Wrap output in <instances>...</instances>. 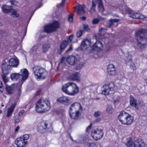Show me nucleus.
Wrapping results in <instances>:
<instances>
[{
  "instance_id": "nucleus-1",
  "label": "nucleus",
  "mask_w": 147,
  "mask_h": 147,
  "mask_svg": "<svg viewBox=\"0 0 147 147\" xmlns=\"http://www.w3.org/2000/svg\"><path fill=\"white\" fill-rule=\"evenodd\" d=\"M50 108V103L49 101L40 99L37 102L35 109L37 112L43 113L49 111Z\"/></svg>"
},
{
  "instance_id": "nucleus-2",
  "label": "nucleus",
  "mask_w": 147,
  "mask_h": 147,
  "mask_svg": "<svg viewBox=\"0 0 147 147\" xmlns=\"http://www.w3.org/2000/svg\"><path fill=\"white\" fill-rule=\"evenodd\" d=\"M82 110V107L79 103L76 102L72 104L69 110L70 117L74 119H78Z\"/></svg>"
},
{
  "instance_id": "nucleus-3",
  "label": "nucleus",
  "mask_w": 147,
  "mask_h": 147,
  "mask_svg": "<svg viewBox=\"0 0 147 147\" xmlns=\"http://www.w3.org/2000/svg\"><path fill=\"white\" fill-rule=\"evenodd\" d=\"M118 118L120 123L124 125H130L134 121V118L131 115L123 111L120 113Z\"/></svg>"
},
{
  "instance_id": "nucleus-4",
  "label": "nucleus",
  "mask_w": 147,
  "mask_h": 147,
  "mask_svg": "<svg viewBox=\"0 0 147 147\" xmlns=\"http://www.w3.org/2000/svg\"><path fill=\"white\" fill-rule=\"evenodd\" d=\"M147 32V30L144 29L139 30L135 34L136 37H139L140 39H137L138 41V46L141 48H144L147 46V39L144 37H142L144 34Z\"/></svg>"
},
{
  "instance_id": "nucleus-5",
  "label": "nucleus",
  "mask_w": 147,
  "mask_h": 147,
  "mask_svg": "<svg viewBox=\"0 0 147 147\" xmlns=\"http://www.w3.org/2000/svg\"><path fill=\"white\" fill-rule=\"evenodd\" d=\"M35 77L38 80L44 79L47 75L45 69L38 66H35L33 68Z\"/></svg>"
},
{
  "instance_id": "nucleus-6",
  "label": "nucleus",
  "mask_w": 147,
  "mask_h": 147,
  "mask_svg": "<svg viewBox=\"0 0 147 147\" xmlns=\"http://www.w3.org/2000/svg\"><path fill=\"white\" fill-rule=\"evenodd\" d=\"M29 138V136L26 134L20 137L17 138L15 144L17 147H24L26 146L28 143L27 140Z\"/></svg>"
},
{
  "instance_id": "nucleus-7",
  "label": "nucleus",
  "mask_w": 147,
  "mask_h": 147,
  "mask_svg": "<svg viewBox=\"0 0 147 147\" xmlns=\"http://www.w3.org/2000/svg\"><path fill=\"white\" fill-rule=\"evenodd\" d=\"M53 129L51 124L47 121H43L38 125V130L41 133L44 132L45 130L46 131H51Z\"/></svg>"
},
{
  "instance_id": "nucleus-8",
  "label": "nucleus",
  "mask_w": 147,
  "mask_h": 147,
  "mask_svg": "<svg viewBox=\"0 0 147 147\" xmlns=\"http://www.w3.org/2000/svg\"><path fill=\"white\" fill-rule=\"evenodd\" d=\"M115 89V85L113 83L105 85L102 88V93L104 95H108L113 93Z\"/></svg>"
},
{
  "instance_id": "nucleus-9",
  "label": "nucleus",
  "mask_w": 147,
  "mask_h": 147,
  "mask_svg": "<svg viewBox=\"0 0 147 147\" xmlns=\"http://www.w3.org/2000/svg\"><path fill=\"white\" fill-rule=\"evenodd\" d=\"M104 134L103 129L99 128L93 129L91 133L92 138L96 140L101 139L103 137Z\"/></svg>"
},
{
  "instance_id": "nucleus-10",
  "label": "nucleus",
  "mask_w": 147,
  "mask_h": 147,
  "mask_svg": "<svg viewBox=\"0 0 147 147\" xmlns=\"http://www.w3.org/2000/svg\"><path fill=\"white\" fill-rule=\"evenodd\" d=\"M60 26V24L58 21H55L52 24L45 26L44 31L47 33L55 31Z\"/></svg>"
},
{
  "instance_id": "nucleus-11",
  "label": "nucleus",
  "mask_w": 147,
  "mask_h": 147,
  "mask_svg": "<svg viewBox=\"0 0 147 147\" xmlns=\"http://www.w3.org/2000/svg\"><path fill=\"white\" fill-rule=\"evenodd\" d=\"M92 6L90 9V12L92 13L95 11L96 4L98 3V7L100 11L103 13L105 11V9L102 0H92Z\"/></svg>"
},
{
  "instance_id": "nucleus-12",
  "label": "nucleus",
  "mask_w": 147,
  "mask_h": 147,
  "mask_svg": "<svg viewBox=\"0 0 147 147\" xmlns=\"http://www.w3.org/2000/svg\"><path fill=\"white\" fill-rule=\"evenodd\" d=\"M22 83L19 82L16 84H13L11 86H7L6 88L8 94H12L13 91L15 90V88L17 89L18 92V96H19L21 93V88Z\"/></svg>"
},
{
  "instance_id": "nucleus-13",
  "label": "nucleus",
  "mask_w": 147,
  "mask_h": 147,
  "mask_svg": "<svg viewBox=\"0 0 147 147\" xmlns=\"http://www.w3.org/2000/svg\"><path fill=\"white\" fill-rule=\"evenodd\" d=\"M115 9L116 11L121 12L123 14L130 13L131 12V9L125 5H116Z\"/></svg>"
},
{
  "instance_id": "nucleus-14",
  "label": "nucleus",
  "mask_w": 147,
  "mask_h": 147,
  "mask_svg": "<svg viewBox=\"0 0 147 147\" xmlns=\"http://www.w3.org/2000/svg\"><path fill=\"white\" fill-rule=\"evenodd\" d=\"M72 82H69L64 85L62 88L63 92L66 94L71 96V89L73 86L71 85Z\"/></svg>"
},
{
  "instance_id": "nucleus-15",
  "label": "nucleus",
  "mask_w": 147,
  "mask_h": 147,
  "mask_svg": "<svg viewBox=\"0 0 147 147\" xmlns=\"http://www.w3.org/2000/svg\"><path fill=\"white\" fill-rule=\"evenodd\" d=\"M91 44V40L90 39H86L82 41L80 48L82 50H85L90 47Z\"/></svg>"
},
{
  "instance_id": "nucleus-16",
  "label": "nucleus",
  "mask_w": 147,
  "mask_h": 147,
  "mask_svg": "<svg viewBox=\"0 0 147 147\" xmlns=\"http://www.w3.org/2000/svg\"><path fill=\"white\" fill-rule=\"evenodd\" d=\"M68 78L77 82H80L81 80V74L79 73L75 72L70 75Z\"/></svg>"
},
{
  "instance_id": "nucleus-17",
  "label": "nucleus",
  "mask_w": 147,
  "mask_h": 147,
  "mask_svg": "<svg viewBox=\"0 0 147 147\" xmlns=\"http://www.w3.org/2000/svg\"><path fill=\"white\" fill-rule=\"evenodd\" d=\"M20 76H22L21 79V83H23L28 78V72L26 69H24L21 70L20 72Z\"/></svg>"
},
{
  "instance_id": "nucleus-18",
  "label": "nucleus",
  "mask_w": 147,
  "mask_h": 147,
  "mask_svg": "<svg viewBox=\"0 0 147 147\" xmlns=\"http://www.w3.org/2000/svg\"><path fill=\"white\" fill-rule=\"evenodd\" d=\"M107 72L110 75H114L116 74V69L113 64H109L107 68Z\"/></svg>"
},
{
  "instance_id": "nucleus-19",
  "label": "nucleus",
  "mask_w": 147,
  "mask_h": 147,
  "mask_svg": "<svg viewBox=\"0 0 147 147\" xmlns=\"http://www.w3.org/2000/svg\"><path fill=\"white\" fill-rule=\"evenodd\" d=\"M103 47V45L102 43L99 41H97L93 45L92 49L97 51H100L102 50Z\"/></svg>"
},
{
  "instance_id": "nucleus-20",
  "label": "nucleus",
  "mask_w": 147,
  "mask_h": 147,
  "mask_svg": "<svg viewBox=\"0 0 147 147\" xmlns=\"http://www.w3.org/2000/svg\"><path fill=\"white\" fill-rule=\"evenodd\" d=\"M19 61L17 57L12 58L9 60V64L10 66L16 67L19 64Z\"/></svg>"
},
{
  "instance_id": "nucleus-21",
  "label": "nucleus",
  "mask_w": 147,
  "mask_h": 147,
  "mask_svg": "<svg viewBox=\"0 0 147 147\" xmlns=\"http://www.w3.org/2000/svg\"><path fill=\"white\" fill-rule=\"evenodd\" d=\"M145 143L141 139H138L134 142V147H145Z\"/></svg>"
},
{
  "instance_id": "nucleus-22",
  "label": "nucleus",
  "mask_w": 147,
  "mask_h": 147,
  "mask_svg": "<svg viewBox=\"0 0 147 147\" xmlns=\"http://www.w3.org/2000/svg\"><path fill=\"white\" fill-rule=\"evenodd\" d=\"M85 7V6L84 5H78L74 7L75 10L78 9L77 14L79 15H82L85 13L84 9Z\"/></svg>"
},
{
  "instance_id": "nucleus-23",
  "label": "nucleus",
  "mask_w": 147,
  "mask_h": 147,
  "mask_svg": "<svg viewBox=\"0 0 147 147\" xmlns=\"http://www.w3.org/2000/svg\"><path fill=\"white\" fill-rule=\"evenodd\" d=\"M16 105V104L15 102L13 103L11 105L10 107L8 108L7 114L6 115L7 117H9L11 116V114L15 108Z\"/></svg>"
},
{
  "instance_id": "nucleus-24",
  "label": "nucleus",
  "mask_w": 147,
  "mask_h": 147,
  "mask_svg": "<svg viewBox=\"0 0 147 147\" xmlns=\"http://www.w3.org/2000/svg\"><path fill=\"white\" fill-rule=\"evenodd\" d=\"M77 59L76 57L74 56H69L67 57L66 61L68 64L74 65L77 61Z\"/></svg>"
},
{
  "instance_id": "nucleus-25",
  "label": "nucleus",
  "mask_w": 147,
  "mask_h": 147,
  "mask_svg": "<svg viewBox=\"0 0 147 147\" xmlns=\"http://www.w3.org/2000/svg\"><path fill=\"white\" fill-rule=\"evenodd\" d=\"M71 85L73 88L71 89V96H74L78 93L79 92V88L76 84L72 82Z\"/></svg>"
},
{
  "instance_id": "nucleus-26",
  "label": "nucleus",
  "mask_w": 147,
  "mask_h": 147,
  "mask_svg": "<svg viewBox=\"0 0 147 147\" xmlns=\"http://www.w3.org/2000/svg\"><path fill=\"white\" fill-rule=\"evenodd\" d=\"M130 104L132 107H135L137 109H138L137 101L132 96H130Z\"/></svg>"
},
{
  "instance_id": "nucleus-27",
  "label": "nucleus",
  "mask_w": 147,
  "mask_h": 147,
  "mask_svg": "<svg viewBox=\"0 0 147 147\" xmlns=\"http://www.w3.org/2000/svg\"><path fill=\"white\" fill-rule=\"evenodd\" d=\"M2 10L3 12L5 13H7L10 12L11 11L12 8L11 6H9L6 5H3L1 7Z\"/></svg>"
},
{
  "instance_id": "nucleus-28",
  "label": "nucleus",
  "mask_w": 147,
  "mask_h": 147,
  "mask_svg": "<svg viewBox=\"0 0 147 147\" xmlns=\"http://www.w3.org/2000/svg\"><path fill=\"white\" fill-rule=\"evenodd\" d=\"M57 100L59 102L65 103H70V99L68 97L65 96H62L57 99Z\"/></svg>"
},
{
  "instance_id": "nucleus-29",
  "label": "nucleus",
  "mask_w": 147,
  "mask_h": 147,
  "mask_svg": "<svg viewBox=\"0 0 147 147\" xmlns=\"http://www.w3.org/2000/svg\"><path fill=\"white\" fill-rule=\"evenodd\" d=\"M20 77V74L18 73H14L10 75L11 79L13 81H16L18 80Z\"/></svg>"
},
{
  "instance_id": "nucleus-30",
  "label": "nucleus",
  "mask_w": 147,
  "mask_h": 147,
  "mask_svg": "<svg viewBox=\"0 0 147 147\" xmlns=\"http://www.w3.org/2000/svg\"><path fill=\"white\" fill-rule=\"evenodd\" d=\"M1 67L3 74L6 75L8 74L9 73V70L7 67V65L3 64Z\"/></svg>"
},
{
  "instance_id": "nucleus-31",
  "label": "nucleus",
  "mask_w": 147,
  "mask_h": 147,
  "mask_svg": "<svg viewBox=\"0 0 147 147\" xmlns=\"http://www.w3.org/2000/svg\"><path fill=\"white\" fill-rule=\"evenodd\" d=\"M67 44V42L66 40L63 41L61 44L60 46L61 51L63 50L66 47Z\"/></svg>"
},
{
  "instance_id": "nucleus-32",
  "label": "nucleus",
  "mask_w": 147,
  "mask_h": 147,
  "mask_svg": "<svg viewBox=\"0 0 147 147\" xmlns=\"http://www.w3.org/2000/svg\"><path fill=\"white\" fill-rule=\"evenodd\" d=\"M126 145L127 147H134V142L131 139H129L126 143Z\"/></svg>"
},
{
  "instance_id": "nucleus-33",
  "label": "nucleus",
  "mask_w": 147,
  "mask_h": 147,
  "mask_svg": "<svg viewBox=\"0 0 147 147\" xmlns=\"http://www.w3.org/2000/svg\"><path fill=\"white\" fill-rule=\"evenodd\" d=\"M130 15V17L134 19H138L139 16V13H129Z\"/></svg>"
},
{
  "instance_id": "nucleus-34",
  "label": "nucleus",
  "mask_w": 147,
  "mask_h": 147,
  "mask_svg": "<svg viewBox=\"0 0 147 147\" xmlns=\"http://www.w3.org/2000/svg\"><path fill=\"white\" fill-rule=\"evenodd\" d=\"M120 100V97L117 95H115L113 96V100L115 103H118Z\"/></svg>"
},
{
  "instance_id": "nucleus-35",
  "label": "nucleus",
  "mask_w": 147,
  "mask_h": 147,
  "mask_svg": "<svg viewBox=\"0 0 147 147\" xmlns=\"http://www.w3.org/2000/svg\"><path fill=\"white\" fill-rule=\"evenodd\" d=\"M11 16L13 17L18 18L19 16V14L15 10L13 9L11 12Z\"/></svg>"
},
{
  "instance_id": "nucleus-36",
  "label": "nucleus",
  "mask_w": 147,
  "mask_h": 147,
  "mask_svg": "<svg viewBox=\"0 0 147 147\" xmlns=\"http://www.w3.org/2000/svg\"><path fill=\"white\" fill-rule=\"evenodd\" d=\"M49 47V46L48 45H44L42 47L43 52H46L48 50Z\"/></svg>"
},
{
  "instance_id": "nucleus-37",
  "label": "nucleus",
  "mask_w": 147,
  "mask_h": 147,
  "mask_svg": "<svg viewBox=\"0 0 147 147\" xmlns=\"http://www.w3.org/2000/svg\"><path fill=\"white\" fill-rule=\"evenodd\" d=\"M107 112L110 114L112 113L113 111V109L110 106H108L106 109Z\"/></svg>"
},
{
  "instance_id": "nucleus-38",
  "label": "nucleus",
  "mask_w": 147,
  "mask_h": 147,
  "mask_svg": "<svg viewBox=\"0 0 147 147\" xmlns=\"http://www.w3.org/2000/svg\"><path fill=\"white\" fill-rule=\"evenodd\" d=\"M119 20H118L116 19H111L110 20V25L109 26V27L110 28L111 26L113 24V22H117L119 21Z\"/></svg>"
},
{
  "instance_id": "nucleus-39",
  "label": "nucleus",
  "mask_w": 147,
  "mask_h": 147,
  "mask_svg": "<svg viewBox=\"0 0 147 147\" xmlns=\"http://www.w3.org/2000/svg\"><path fill=\"white\" fill-rule=\"evenodd\" d=\"M1 77L5 83H6L8 81V79L5 75H2Z\"/></svg>"
},
{
  "instance_id": "nucleus-40",
  "label": "nucleus",
  "mask_w": 147,
  "mask_h": 147,
  "mask_svg": "<svg viewBox=\"0 0 147 147\" xmlns=\"http://www.w3.org/2000/svg\"><path fill=\"white\" fill-rule=\"evenodd\" d=\"M83 28L86 31H88L89 30L88 25L86 24L83 25Z\"/></svg>"
},
{
  "instance_id": "nucleus-41",
  "label": "nucleus",
  "mask_w": 147,
  "mask_h": 147,
  "mask_svg": "<svg viewBox=\"0 0 147 147\" xmlns=\"http://www.w3.org/2000/svg\"><path fill=\"white\" fill-rule=\"evenodd\" d=\"M130 67L133 70H135L136 68V66L133 63L130 64Z\"/></svg>"
},
{
  "instance_id": "nucleus-42",
  "label": "nucleus",
  "mask_w": 147,
  "mask_h": 147,
  "mask_svg": "<svg viewBox=\"0 0 147 147\" xmlns=\"http://www.w3.org/2000/svg\"><path fill=\"white\" fill-rule=\"evenodd\" d=\"M82 30H80L77 33V36L78 38L82 36Z\"/></svg>"
},
{
  "instance_id": "nucleus-43",
  "label": "nucleus",
  "mask_w": 147,
  "mask_h": 147,
  "mask_svg": "<svg viewBox=\"0 0 147 147\" xmlns=\"http://www.w3.org/2000/svg\"><path fill=\"white\" fill-rule=\"evenodd\" d=\"M68 20L69 22H72L73 20V16L72 14H70L69 15Z\"/></svg>"
},
{
  "instance_id": "nucleus-44",
  "label": "nucleus",
  "mask_w": 147,
  "mask_h": 147,
  "mask_svg": "<svg viewBox=\"0 0 147 147\" xmlns=\"http://www.w3.org/2000/svg\"><path fill=\"white\" fill-rule=\"evenodd\" d=\"M99 21L98 19H94L92 20V23L94 24H97L98 23Z\"/></svg>"
},
{
  "instance_id": "nucleus-45",
  "label": "nucleus",
  "mask_w": 147,
  "mask_h": 147,
  "mask_svg": "<svg viewBox=\"0 0 147 147\" xmlns=\"http://www.w3.org/2000/svg\"><path fill=\"white\" fill-rule=\"evenodd\" d=\"M73 38V35H70L67 38L68 42H71L72 41Z\"/></svg>"
},
{
  "instance_id": "nucleus-46",
  "label": "nucleus",
  "mask_w": 147,
  "mask_h": 147,
  "mask_svg": "<svg viewBox=\"0 0 147 147\" xmlns=\"http://www.w3.org/2000/svg\"><path fill=\"white\" fill-rule=\"evenodd\" d=\"M92 127V124L91 123L90 125H89L88 127L87 128V129L86 130V131L87 132H89V131L91 130V129Z\"/></svg>"
},
{
  "instance_id": "nucleus-47",
  "label": "nucleus",
  "mask_w": 147,
  "mask_h": 147,
  "mask_svg": "<svg viewBox=\"0 0 147 147\" xmlns=\"http://www.w3.org/2000/svg\"><path fill=\"white\" fill-rule=\"evenodd\" d=\"M101 112L99 111H96L94 113V116L95 117H98L100 115Z\"/></svg>"
},
{
  "instance_id": "nucleus-48",
  "label": "nucleus",
  "mask_w": 147,
  "mask_h": 147,
  "mask_svg": "<svg viewBox=\"0 0 147 147\" xmlns=\"http://www.w3.org/2000/svg\"><path fill=\"white\" fill-rule=\"evenodd\" d=\"M10 2L12 5H16L18 4V2L15 0H11Z\"/></svg>"
},
{
  "instance_id": "nucleus-49",
  "label": "nucleus",
  "mask_w": 147,
  "mask_h": 147,
  "mask_svg": "<svg viewBox=\"0 0 147 147\" xmlns=\"http://www.w3.org/2000/svg\"><path fill=\"white\" fill-rule=\"evenodd\" d=\"M88 147H97L96 144L94 143L89 144Z\"/></svg>"
},
{
  "instance_id": "nucleus-50",
  "label": "nucleus",
  "mask_w": 147,
  "mask_h": 147,
  "mask_svg": "<svg viewBox=\"0 0 147 147\" xmlns=\"http://www.w3.org/2000/svg\"><path fill=\"white\" fill-rule=\"evenodd\" d=\"M101 120V119L100 118H96L94 121V123H96L100 122Z\"/></svg>"
},
{
  "instance_id": "nucleus-51",
  "label": "nucleus",
  "mask_w": 147,
  "mask_h": 147,
  "mask_svg": "<svg viewBox=\"0 0 147 147\" xmlns=\"http://www.w3.org/2000/svg\"><path fill=\"white\" fill-rule=\"evenodd\" d=\"M139 17L138 19H143L144 18H145L144 16V15H141L140 13H139Z\"/></svg>"
},
{
  "instance_id": "nucleus-52",
  "label": "nucleus",
  "mask_w": 147,
  "mask_h": 147,
  "mask_svg": "<svg viewBox=\"0 0 147 147\" xmlns=\"http://www.w3.org/2000/svg\"><path fill=\"white\" fill-rule=\"evenodd\" d=\"M73 49V47L72 45H71L68 49L66 51V52H67L69 51H71Z\"/></svg>"
},
{
  "instance_id": "nucleus-53",
  "label": "nucleus",
  "mask_w": 147,
  "mask_h": 147,
  "mask_svg": "<svg viewBox=\"0 0 147 147\" xmlns=\"http://www.w3.org/2000/svg\"><path fill=\"white\" fill-rule=\"evenodd\" d=\"M24 110L21 111L19 113V116L21 115L24 113Z\"/></svg>"
},
{
  "instance_id": "nucleus-54",
  "label": "nucleus",
  "mask_w": 147,
  "mask_h": 147,
  "mask_svg": "<svg viewBox=\"0 0 147 147\" xmlns=\"http://www.w3.org/2000/svg\"><path fill=\"white\" fill-rule=\"evenodd\" d=\"M36 47L35 46L34 47L31 49V50L32 52H34V51H36Z\"/></svg>"
},
{
  "instance_id": "nucleus-55",
  "label": "nucleus",
  "mask_w": 147,
  "mask_h": 147,
  "mask_svg": "<svg viewBox=\"0 0 147 147\" xmlns=\"http://www.w3.org/2000/svg\"><path fill=\"white\" fill-rule=\"evenodd\" d=\"M80 19L84 20L86 19V18L84 16H83L80 17Z\"/></svg>"
},
{
  "instance_id": "nucleus-56",
  "label": "nucleus",
  "mask_w": 147,
  "mask_h": 147,
  "mask_svg": "<svg viewBox=\"0 0 147 147\" xmlns=\"http://www.w3.org/2000/svg\"><path fill=\"white\" fill-rule=\"evenodd\" d=\"M19 129H20V127L19 126H18V127H17L15 129V131L16 132V131H18L19 130Z\"/></svg>"
},
{
  "instance_id": "nucleus-57",
  "label": "nucleus",
  "mask_w": 147,
  "mask_h": 147,
  "mask_svg": "<svg viewBox=\"0 0 147 147\" xmlns=\"http://www.w3.org/2000/svg\"><path fill=\"white\" fill-rule=\"evenodd\" d=\"M3 85L2 84V83L0 81V88H1V87H2Z\"/></svg>"
},
{
  "instance_id": "nucleus-58",
  "label": "nucleus",
  "mask_w": 147,
  "mask_h": 147,
  "mask_svg": "<svg viewBox=\"0 0 147 147\" xmlns=\"http://www.w3.org/2000/svg\"><path fill=\"white\" fill-rule=\"evenodd\" d=\"M40 91H41V90H38L36 92V94H38L40 93Z\"/></svg>"
},
{
  "instance_id": "nucleus-59",
  "label": "nucleus",
  "mask_w": 147,
  "mask_h": 147,
  "mask_svg": "<svg viewBox=\"0 0 147 147\" xmlns=\"http://www.w3.org/2000/svg\"><path fill=\"white\" fill-rule=\"evenodd\" d=\"M64 2H65L63 0H62V3L61 4V6H63V4L64 3Z\"/></svg>"
},
{
  "instance_id": "nucleus-60",
  "label": "nucleus",
  "mask_w": 147,
  "mask_h": 147,
  "mask_svg": "<svg viewBox=\"0 0 147 147\" xmlns=\"http://www.w3.org/2000/svg\"><path fill=\"white\" fill-rule=\"evenodd\" d=\"M3 89L2 88V87H1V88H0V91L1 92H3Z\"/></svg>"
},
{
  "instance_id": "nucleus-61",
  "label": "nucleus",
  "mask_w": 147,
  "mask_h": 147,
  "mask_svg": "<svg viewBox=\"0 0 147 147\" xmlns=\"http://www.w3.org/2000/svg\"><path fill=\"white\" fill-rule=\"evenodd\" d=\"M15 121L16 122H19V120L17 119L15 120Z\"/></svg>"
},
{
  "instance_id": "nucleus-62",
  "label": "nucleus",
  "mask_w": 147,
  "mask_h": 147,
  "mask_svg": "<svg viewBox=\"0 0 147 147\" xmlns=\"http://www.w3.org/2000/svg\"><path fill=\"white\" fill-rule=\"evenodd\" d=\"M145 81L147 83V78L145 79Z\"/></svg>"
},
{
  "instance_id": "nucleus-63",
  "label": "nucleus",
  "mask_w": 147,
  "mask_h": 147,
  "mask_svg": "<svg viewBox=\"0 0 147 147\" xmlns=\"http://www.w3.org/2000/svg\"><path fill=\"white\" fill-rule=\"evenodd\" d=\"M63 58H62V59H61V62H62V61H63Z\"/></svg>"
},
{
  "instance_id": "nucleus-64",
  "label": "nucleus",
  "mask_w": 147,
  "mask_h": 147,
  "mask_svg": "<svg viewBox=\"0 0 147 147\" xmlns=\"http://www.w3.org/2000/svg\"><path fill=\"white\" fill-rule=\"evenodd\" d=\"M2 113V111L0 110V114Z\"/></svg>"
}]
</instances>
